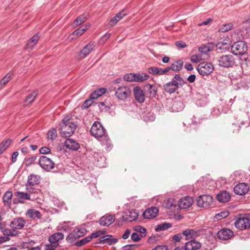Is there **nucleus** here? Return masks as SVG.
I'll use <instances>...</instances> for the list:
<instances>
[{
	"label": "nucleus",
	"instance_id": "1",
	"mask_svg": "<svg viewBox=\"0 0 250 250\" xmlns=\"http://www.w3.org/2000/svg\"><path fill=\"white\" fill-rule=\"evenodd\" d=\"M60 125V133L62 136L64 137L71 136L74 133L76 128L75 124L70 121V119L67 117L62 119Z\"/></svg>",
	"mask_w": 250,
	"mask_h": 250
},
{
	"label": "nucleus",
	"instance_id": "2",
	"mask_svg": "<svg viewBox=\"0 0 250 250\" xmlns=\"http://www.w3.org/2000/svg\"><path fill=\"white\" fill-rule=\"evenodd\" d=\"M40 183V177L35 174H30L28 177L27 182L25 184L26 191L30 193H38L40 190L36 188Z\"/></svg>",
	"mask_w": 250,
	"mask_h": 250
},
{
	"label": "nucleus",
	"instance_id": "3",
	"mask_svg": "<svg viewBox=\"0 0 250 250\" xmlns=\"http://www.w3.org/2000/svg\"><path fill=\"white\" fill-rule=\"evenodd\" d=\"M248 50V45L246 42L239 41L231 46V52L235 55H244Z\"/></svg>",
	"mask_w": 250,
	"mask_h": 250
},
{
	"label": "nucleus",
	"instance_id": "4",
	"mask_svg": "<svg viewBox=\"0 0 250 250\" xmlns=\"http://www.w3.org/2000/svg\"><path fill=\"white\" fill-rule=\"evenodd\" d=\"M115 96L119 100L124 101L129 98L131 91L127 85L114 86Z\"/></svg>",
	"mask_w": 250,
	"mask_h": 250
},
{
	"label": "nucleus",
	"instance_id": "5",
	"mask_svg": "<svg viewBox=\"0 0 250 250\" xmlns=\"http://www.w3.org/2000/svg\"><path fill=\"white\" fill-rule=\"evenodd\" d=\"M219 65L224 68L233 67L235 64V59L232 55H225L218 60Z\"/></svg>",
	"mask_w": 250,
	"mask_h": 250
},
{
	"label": "nucleus",
	"instance_id": "6",
	"mask_svg": "<svg viewBox=\"0 0 250 250\" xmlns=\"http://www.w3.org/2000/svg\"><path fill=\"white\" fill-rule=\"evenodd\" d=\"M213 70L214 67L211 62H202L197 67L198 72L202 76H208L210 74Z\"/></svg>",
	"mask_w": 250,
	"mask_h": 250
},
{
	"label": "nucleus",
	"instance_id": "7",
	"mask_svg": "<svg viewBox=\"0 0 250 250\" xmlns=\"http://www.w3.org/2000/svg\"><path fill=\"white\" fill-rule=\"evenodd\" d=\"M90 132L95 138H102L105 136V129L100 123L97 122H95L92 126Z\"/></svg>",
	"mask_w": 250,
	"mask_h": 250
},
{
	"label": "nucleus",
	"instance_id": "8",
	"mask_svg": "<svg viewBox=\"0 0 250 250\" xmlns=\"http://www.w3.org/2000/svg\"><path fill=\"white\" fill-rule=\"evenodd\" d=\"M39 164L43 169L46 171H50L55 166V163L50 158L45 156L40 157Z\"/></svg>",
	"mask_w": 250,
	"mask_h": 250
},
{
	"label": "nucleus",
	"instance_id": "9",
	"mask_svg": "<svg viewBox=\"0 0 250 250\" xmlns=\"http://www.w3.org/2000/svg\"><path fill=\"white\" fill-rule=\"evenodd\" d=\"M235 227L240 229L244 230L250 228V219L248 217H240L234 223Z\"/></svg>",
	"mask_w": 250,
	"mask_h": 250
},
{
	"label": "nucleus",
	"instance_id": "10",
	"mask_svg": "<svg viewBox=\"0 0 250 250\" xmlns=\"http://www.w3.org/2000/svg\"><path fill=\"white\" fill-rule=\"evenodd\" d=\"M213 198L208 195H203L199 196L197 199V204L199 207L207 208L212 205Z\"/></svg>",
	"mask_w": 250,
	"mask_h": 250
},
{
	"label": "nucleus",
	"instance_id": "11",
	"mask_svg": "<svg viewBox=\"0 0 250 250\" xmlns=\"http://www.w3.org/2000/svg\"><path fill=\"white\" fill-rule=\"evenodd\" d=\"M217 237L221 240H228L232 238L234 235L233 232L229 229H223L217 233Z\"/></svg>",
	"mask_w": 250,
	"mask_h": 250
},
{
	"label": "nucleus",
	"instance_id": "12",
	"mask_svg": "<svg viewBox=\"0 0 250 250\" xmlns=\"http://www.w3.org/2000/svg\"><path fill=\"white\" fill-rule=\"evenodd\" d=\"M215 46V43L213 42H208L206 44H203L199 47L200 53L203 54L207 59L208 58V53L212 51Z\"/></svg>",
	"mask_w": 250,
	"mask_h": 250
},
{
	"label": "nucleus",
	"instance_id": "13",
	"mask_svg": "<svg viewBox=\"0 0 250 250\" xmlns=\"http://www.w3.org/2000/svg\"><path fill=\"white\" fill-rule=\"evenodd\" d=\"M95 45L94 42H90L81 50L79 53V58L83 59L85 58L94 48Z\"/></svg>",
	"mask_w": 250,
	"mask_h": 250
},
{
	"label": "nucleus",
	"instance_id": "14",
	"mask_svg": "<svg viewBox=\"0 0 250 250\" xmlns=\"http://www.w3.org/2000/svg\"><path fill=\"white\" fill-rule=\"evenodd\" d=\"M87 232V230L83 228H77L75 229L68 235L70 239H76L83 236Z\"/></svg>",
	"mask_w": 250,
	"mask_h": 250
},
{
	"label": "nucleus",
	"instance_id": "15",
	"mask_svg": "<svg viewBox=\"0 0 250 250\" xmlns=\"http://www.w3.org/2000/svg\"><path fill=\"white\" fill-rule=\"evenodd\" d=\"M25 223L26 221L25 220L19 217L13 219L10 223V226L12 229L15 230L21 229L24 227Z\"/></svg>",
	"mask_w": 250,
	"mask_h": 250
},
{
	"label": "nucleus",
	"instance_id": "16",
	"mask_svg": "<svg viewBox=\"0 0 250 250\" xmlns=\"http://www.w3.org/2000/svg\"><path fill=\"white\" fill-rule=\"evenodd\" d=\"M138 213L136 210L132 209L124 213L122 216V220L124 221L131 222L135 220L138 218Z\"/></svg>",
	"mask_w": 250,
	"mask_h": 250
},
{
	"label": "nucleus",
	"instance_id": "17",
	"mask_svg": "<svg viewBox=\"0 0 250 250\" xmlns=\"http://www.w3.org/2000/svg\"><path fill=\"white\" fill-rule=\"evenodd\" d=\"M249 190V187L245 183H239L234 188V192L235 194L243 195L246 194Z\"/></svg>",
	"mask_w": 250,
	"mask_h": 250
},
{
	"label": "nucleus",
	"instance_id": "18",
	"mask_svg": "<svg viewBox=\"0 0 250 250\" xmlns=\"http://www.w3.org/2000/svg\"><path fill=\"white\" fill-rule=\"evenodd\" d=\"M193 203V199L189 196L182 198L178 202V206L181 209H187L191 206Z\"/></svg>",
	"mask_w": 250,
	"mask_h": 250
},
{
	"label": "nucleus",
	"instance_id": "19",
	"mask_svg": "<svg viewBox=\"0 0 250 250\" xmlns=\"http://www.w3.org/2000/svg\"><path fill=\"white\" fill-rule=\"evenodd\" d=\"M146 96L150 98H155L157 95V88L156 86L148 83L145 86Z\"/></svg>",
	"mask_w": 250,
	"mask_h": 250
},
{
	"label": "nucleus",
	"instance_id": "20",
	"mask_svg": "<svg viewBox=\"0 0 250 250\" xmlns=\"http://www.w3.org/2000/svg\"><path fill=\"white\" fill-rule=\"evenodd\" d=\"M114 215L111 214L107 213L100 218V223L102 226H107L111 225L112 223L114 222Z\"/></svg>",
	"mask_w": 250,
	"mask_h": 250
},
{
	"label": "nucleus",
	"instance_id": "21",
	"mask_svg": "<svg viewBox=\"0 0 250 250\" xmlns=\"http://www.w3.org/2000/svg\"><path fill=\"white\" fill-rule=\"evenodd\" d=\"M133 92L135 100L138 103L141 104L144 102L145 95L143 90L140 87L138 86L134 87Z\"/></svg>",
	"mask_w": 250,
	"mask_h": 250
},
{
	"label": "nucleus",
	"instance_id": "22",
	"mask_svg": "<svg viewBox=\"0 0 250 250\" xmlns=\"http://www.w3.org/2000/svg\"><path fill=\"white\" fill-rule=\"evenodd\" d=\"M25 215L28 218L34 220L41 219L42 217L41 212L34 208L28 209L25 213Z\"/></svg>",
	"mask_w": 250,
	"mask_h": 250
},
{
	"label": "nucleus",
	"instance_id": "23",
	"mask_svg": "<svg viewBox=\"0 0 250 250\" xmlns=\"http://www.w3.org/2000/svg\"><path fill=\"white\" fill-rule=\"evenodd\" d=\"M159 212V209L157 207H152L146 209L143 213V216L145 218L149 219L155 217Z\"/></svg>",
	"mask_w": 250,
	"mask_h": 250
},
{
	"label": "nucleus",
	"instance_id": "24",
	"mask_svg": "<svg viewBox=\"0 0 250 250\" xmlns=\"http://www.w3.org/2000/svg\"><path fill=\"white\" fill-rule=\"evenodd\" d=\"M64 238V235L61 232H57L52 235L49 238V241L52 244H55L57 246H59L58 242L60 240H62Z\"/></svg>",
	"mask_w": 250,
	"mask_h": 250
},
{
	"label": "nucleus",
	"instance_id": "25",
	"mask_svg": "<svg viewBox=\"0 0 250 250\" xmlns=\"http://www.w3.org/2000/svg\"><path fill=\"white\" fill-rule=\"evenodd\" d=\"M100 242L102 243H106L111 245L116 243L118 242L117 238H114L111 235H106L101 237L99 239Z\"/></svg>",
	"mask_w": 250,
	"mask_h": 250
},
{
	"label": "nucleus",
	"instance_id": "26",
	"mask_svg": "<svg viewBox=\"0 0 250 250\" xmlns=\"http://www.w3.org/2000/svg\"><path fill=\"white\" fill-rule=\"evenodd\" d=\"M163 87L165 91L170 94L175 92L178 88L176 83L172 80L164 84Z\"/></svg>",
	"mask_w": 250,
	"mask_h": 250
},
{
	"label": "nucleus",
	"instance_id": "27",
	"mask_svg": "<svg viewBox=\"0 0 250 250\" xmlns=\"http://www.w3.org/2000/svg\"><path fill=\"white\" fill-rule=\"evenodd\" d=\"M12 196V192L11 191H7L2 198L4 205L9 208H11Z\"/></svg>",
	"mask_w": 250,
	"mask_h": 250
},
{
	"label": "nucleus",
	"instance_id": "28",
	"mask_svg": "<svg viewBox=\"0 0 250 250\" xmlns=\"http://www.w3.org/2000/svg\"><path fill=\"white\" fill-rule=\"evenodd\" d=\"M185 247L186 250H197L201 247V244L196 241L191 240L187 242Z\"/></svg>",
	"mask_w": 250,
	"mask_h": 250
},
{
	"label": "nucleus",
	"instance_id": "29",
	"mask_svg": "<svg viewBox=\"0 0 250 250\" xmlns=\"http://www.w3.org/2000/svg\"><path fill=\"white\" fill-rule=\"evenodd\" d=\"M217 199L222 203L228 202L230 199V194L227 191H222L217 195Z\"/></svg>",
	"mask_w": 250,
	"mask_h": 250
},
{
	"label": "nucleus",
	"instance_id": "30",
	"mask_svg": "<svg viewBox=\"0 0 250 250\" xmlns=\"http://www.w3.org/2000/svg\"><path fill=\"white\" fill-rule=\"evenodd\" d=\"M65 146L68 148L72 149V150H77L79 147V144L71 139H67L64 142Z\"/></svg>",
	"mask_w": 250,
	"mask_h": 250
},
{
	"label": "nucleus",
	"instance_id": "31",
	"mask_svg": "<svg viewBox=\"0 0 250 250\" xmlns=\"http://www.w3.org/2000/svg\"><path fill=\"white\" fill-rule=\"evenodd\" d=\"M183 234L185 236L186 240L195 238L198 236V232L192 229H187L183 232Z\"/></svg>",
	"mask_w": 250,
	"mask_h": 250
},
{
	"label": "nucleus",
	"instance_id": "32",
	"mask_svg": "<svg viewBox=\"0 0 250 250\" xmlns=\"http://www.w3.org/2000/svg\"><path fill=\"white\" fill-rule=\"evenodd\" d=\"M183 62L181 60H179L174 61L171 64L170 67L171 70L174 72L180 71L183 67Z\"/></svg>",
	"mask_w": 250,
	"mask_h": 250
},
{
	"label": "nucleus",
	"instance_id": "33",
	"mask_svg": "<svg viewBox=\"0 0 250 250\" xmlns=\"http://www.w3.org/2000/svg\"><path fill=\"white\" fill-rule=\"evenodd\" d=\"M13 73L9 72L0 81V89H2L13 78Z\"/></svg>",
	"mask_w": 250,
	"mask_h": 250
},
{
	"label": "nucleus",
	"instance_id": "34",
	"mask_svg": "<svg viewBox=\"0 0 250 250\" xmlns=\"http://www.w3.org/2000/svg\"><path fill=\"white\" fill-rule=\"evenodd\" d=\"M133 230L141 236L142 238L145 237L146 235V229L141 226H135L132 228Z\"/></svg>",
	"mask_w": 250,
	"mask_h": 250
},
{
	"label": "nucleus",
	"instance_id": "35",
	"mask_svg": "<svg viewBox=\"0 0 250 250\" xmlns=\"http://www.w3.org/2000/svg\"><path fill=\"white\" fill-rule=\"evenodd\" d=\"M90 27L89 24H86L81 26L79 29L75 30L72 33V35L77 37L81 36L83 35Z\"/></svg>",
	"mask_w": 250,
	"mask_h": 250
},
{
	"label": "nucleus",
	"instance_id": "36",
	"mask_svg": "<svg viewBox=\"0 0 250 250\" xmlns=\"http://www.w3.org/2000/svg\"><path fill=\"white\" fill-rule=\"evenodd\" d=\"M163 205L167 208L172 209L173 208H176V202L173 199L169 198L164 201Z\"/></svg>",
	"mask_w": 250,
	"mask_h": 250
},
{
	"label": "nucleus",
	"instance_id": "37",
	"mask_svg": "<svg viewBox=\"0 0 250 250\" xmlns=\"http://www.w3.org/2000/svg\"><path fill=\"white\" fill-rule=\"evenodd\" d=\"M39 39V36L38 34L34 35L27 42L26 47L29 49H32L36 45Z\"/></svg>",
	"mask_w": 250,
	"mask_h": 250
},
{
	"label": "nucleus",
	"instance_id": "38",
	"mask_svg": "<svg viewBox=\"0 0 250 250\" xmlns=\"http://www.w3.org/2000/svg\"><path fill=\"white\" fill-rule=\"evenodd\" d=\"M241 67L246 75H250V60L245 59V61L241 63Z\"/></svg>",
	"mask_w": 250,
	"mask_h": 250
},
{
	"label": "nucleus",
	"instance_id": "39",
	"mask_svg": "<svg viewBox=\"0 0 250 250\" xmlns=\"http://www.w3.org/2000/svg\"><path fill=\"white\" fill-rule=\"evenodd\" d=\"M207 59L203 54L199 53L193 55L191 56L190 61L193 63H198L202 60Z\"/></svg>",
	"mask_w": 250,
	"mask_h": 250
},
{
	"label": "nucleus",
	"instance_id": "40",
	"mask_svg": "<svg viewBox=\"0 0 250 250\" xmlns=\"http://www.w3.org/2000/svg\"><path fill=\"white\" fill-rule=\"evenodd\" d=\"M135 82H142L149 78V75L146 73L135 74Z\"/></svg>",
	"mask_w": 250,
	"mask_h": 250
},
{
	"label": "nucleus",
	"instance_id": "41",
	"mask_svg": "<svg viewBox=\"0 0 250 250\" xmlns=\"http://www.w3.org/2000/svg\"><path fill=\"white\" fill-rule=\"evenodd\" d=\"M101 144L103 146H106L107 150H109V149L111 148V141L109 137L106 135H105L102 138Z\"/></svg>",
	"mask_w": 250,
	"mask_h": 250
},
{
	"label": "nucleus",
	"instance_id": "42",
	"mask_svg": "<svg viewBox=\"0 0 250 250\" xmlns=\"http://www.w3.org/2000/svg\"><path fill=\"white\" fill-rule=\"evenodd\" d=\"M12 140L10 139H8L4 141H3L0 144V154L3 153L8 147V146L11 144Z\"/></svg>",
	"mask_w": 250,
	"mask_h": 250
},
{
	"label": "nucleus",
	"instance_id": "43",
	"mask_svg": "<svg viewBox=\"0 0 250 250\" xmlns=\"http://www.w3.org/2000/svg\"><path fill=\"white\" fill-rule=\"evenodd\" d=\"M176 83L177 87L183 85L185 82L179 75H176L172 80Z\"/></svg>",
	"mask_w": 250,
	"mask_h": 250
},
{
	"label": "nucleus",
	"instance_id": "44",
	"mask_svg": "<svg viewBox=\"0 0 250 250\" xmlns=\"http://www.w3.org/2000/svg\"><path fill=\"white\" fill-rule=\"evenodd\" d=\"M37 95V93L36 91L32 92L29 94L25 99V103H26V104L32 103L34 101Z\"/></svg>",
	"mask_w": 250,
	"mask_h": 250
},
{
	"label": "nucleus",
	"instance_id": "45",
	"mask_svg": "<svg viewBox=\"0 0 250 250\" xmlns=\"http://www.w3.org/2000/svg\"><path fill=\"white\" fill-rule=\"evenodd\" d=\"M15 195L20 199L30 200V194L28 193L17 191L15 193Z\"/></svg>",
	"mask_w": 250,
	"mask_h": 250
},
{
	"label": "nucleus",
	"instance_id": "46",
	"mask_svg": "<svg viewBox=\"0 0 250 250\" xmlns=\"http://www.w3.org/2000/svg\"><path fill=\"white\" fill-rule=\"evenodd\" d=\"M233 27V24L232 23H226L222 25L219 29V31L220 32H226L231 30Z\"/></svg>",
	"mask_w": 250,
	"mask_h": 250
},
{
	"label": "nucleus",
	"instance_id": "47",
	"mask_svg": "<svg viewBox=\"0 0 250 250\" xmlns=\"http://www.w3.org/2000/svg\"><path fill=\"white\" fill-rule=\"evenodd\" d=\"M47 135L48 139L54 140L57 136L56 129L54 128H51L48 131Z\"/></svg>",
	"mask_w": 250,
	"mask_h": 250
},
{
	"label": "nucleus",
	"instance_id": "48",
	"mask_svg": "<svg viewBox=\"0 0 250 250\" xmlns=\"http://www.w3.org/2000/svg\"><path fill=\"white\" fill-rule=\"evenodd\" d=\"M171 227V225L169 223H163L162 224L157 225L155 230L156 231L167 230Z\"/></svg>",
	"mask_w": 250,
	"mask_h": 250
},
{
	"label": "nucleus",
	"instance_id": "49",
	"mask_svg": "<svg viewBox=\"0 0 250 250\" xmlns=\"http://www.w3.org/2000/svg\"><path fill=\"white\" fill-rule=\"evenodd\" d=\"M86 18L84 15H81L79 16L74 21V24L76 26H78L85 21Z\"/></svg>",
	"mask_w": 250,
	"mask_h": 250
},
{
	"label": "nucleus",
	"instance_id": "50",
	"mask_svg": "<svg viewBox=\"0 0 250 250\" xmlns=\"http://www.w3.org/2000/svg\"><path fill=\"white\" fill-rule=\"evenodd\" d=\"M3 233L9 236H15L18 233V231L14 229H6L4 230Z\"/></svg>",
	"mask_w": 250,
	"mask_h": 250
},
{
	"label": "nucleus",
	"instance_id": "51",
	"mask_svg": "<svg viewBox=\"0 0 250 250\" xmlns=\"http://www.w3.org/2000/svg\"><path fill=\"white\" fill-rule=\"evenodd\" d=\"M229 211H222L220 213L216 214L215 217L217 219L220 220L223 218H226V217L229 216Z\"/></svg>",
	"mask_w": 250,
	"mask_h": 250
},
{
	"label": "nucleus",
	"instance_id": "52",
	"mask_svg": "<svg viewBox=\"0 0 250 250\" xmlns=\"http://www.w3.org/2000/svg\"><path fill=\"white\" fill-rule=\"evenodd\" d=\"M240 126L236 124H233L229 128L230 131H231L233 133L237 134L239 132L240 129Z\"/></svg>",
	"mask_w": 250,
	"mask_h": 250
},
{
	"label": "nucleus",
	"instance_id": "53",
	"mask_svg": "<svg viewBox=\"0 0 250 250\" xmlns=\"http://www.w3.org/2000/svg\"><path fill=\"white\" fill-rule=\"evenodd\" d=\"M135 74L130 73L124 76V79L127 82H135Z\"/></svg>",
	"mask_w": 250,
	"mask_h": 250
},
{
	"label": "nucleus",
	"instance_id": "54",
	"mask_svg": "<svg viewBox=\"0 0 250 250\" xmlns=\"http://www.w3.org/2000/svg\"><path fill=\"white\" fill-rule=\"evenodd\" d=\"M142 238V237L135 232H133L131 235V239L134 242H139Z\"/></svg>",
	"mask_w": 250,
	"mask_h": 250
},
{
	"label": "nucleus",
	"instance_id": "55",
	"mask_svg": "<svg viewBox=\"0 0 250 250\" xmlns=\"http://www.w3.org/2000/svg\"><path fill=\"white\" fill-rule=\"evenodd\" d=\"M119 15H116L114 17H113L109 22V25L110 26H114L118 21H120V19L118 18Z\"/></svg>",
	"mask_w": 250,
	"mask_h": 250
},
{
	"label": "nucleus",
	"instance_id": "56",
	"mask_svg": "<svg viewBox=\"0 0 250 250\" xmlns=\"http://www.w3.org/2000/svg\"><path fill=\"white\" fill-rule=\"evenodd\" d=\"M158 67H151L148 69V72L152 75H158Z\"/></svg>",
	"mask_w": 250,
	"mask_h": 250
},
{
	"label": "nucleus",
	"instance_id": "57",
	"mask_svg": "<svg viewBox=\"0 0 250 250\" xmlns=\"http://www.w3.org/2000/svg\"><path fill=\"white\" fill-rule=\"evenodd\" d=\"M91 237L90 236L85 237L84 238L82 239L78 243V246H82L83 245L89 242L91 240Z\"/></svg>",
	"mask_w": 250,
	"mask_h": 250
},
{
	"label": "nucleus",
	"instance_id": "58",
	"mask_svg": "<svg viewBox=\"0 0 250 250\" xmlns=\"http://www.w3.org/2000/svg\"><path fill=\"white\" fill-rule=\"evenodd\" d=\"M51 152L50 149L49 147L46 146H43L40 149V152L41 154H47L50 153Z\"/></svg>",
	"mask_w": 250,
	"mask_h": 250
},
{
	"label": "nucleus",
	"instance_id": "59",
	"mask_svg": "<svg viewBox=\"0 0 250 250\" xmlns=\"http://www.w3.org/2000/svg\"><path fill=\"white\" fill-rule=\"evenodd\" d=\"M127 14V11L125 9H123L122 11H121L120 12H119L118 14H116V15H119V17L118 18H119L120 20L123 19L125 16H126Z\"/></svg>",
	"mask_w": 250,
	"mask_h": 250
},
{
	"label": "nucleus",
	"instance_id": "60",
	"mask_svg": "<svg viewBox=\"0 0 250 250\" xmlns=\"http://www.w3.org/2000/svg\"><path fill=\"white\" fill-rule=\"evenodd\" d=\"M104 233V231H98L95 233H93L91 234L90 237L91 239L93 238H97L100 237L101 235Z\"/></svg>",
	"mask_w": 250,
	"mask_h": 250
},
{
	"label": "nucleus",
	"instance_id": "61",
	"mask_svg": "<svg viewBox=\"0 0 250 250\" xmlns=\"http://www.w3.org/2000/svg\"><path fill=\"white\" fill-rule=\"evenodd\" d=\"M57 247L58 246L55 244H48L45 246V250H55Z\"/></svg>",
	"mask_w": 250,
	"mask_h": 250
},
{
	"label": "nucleus",
	"instance_id": "62",
	"mask_svg": "<svg viewBox=\"0 0 250 250\" xmlns=\"http://www.w3.org/2000/svg\"><path fill=\"white\" fill-rule=\"evenodd\" d=\"M176 45L178 48H184L187 46L186 43L182 41L177 42Z\"/></svg>",
	"mask_w": 250,
	"mask_h": 250
},
{
	"label": "nucleus",
	"instance_id": "63",
	"mask_svg": "<svg viewBox=\"0 0 250 250\" xmlns=\"http://www.w3.org/2000/svg\"><path fill=\"white\" fill-rule=\"evenodd\" d=\"M95 91L100 97L106 92V89L104 88H101Z\"/></svg>",
	"mask_w": 250,
	"mask_h": 250
},
{
	"label": "nucleus",
	"instance_id": "64",
	"mask_svg": "<svg viewBox=\"0 0 250 250\" xmlns=\"http://www.w3.org/2000/svg\"><path fill=\"white\" fill-rule=\"evenodd\" d=\"M152 250H168L167 247L165 245H158Z\"/></svg>",
	"mask_w": 250,
	"mask_h": 250
}]
</instances>
